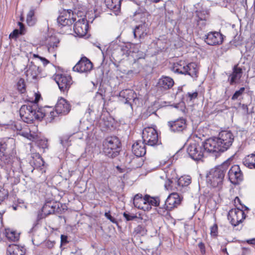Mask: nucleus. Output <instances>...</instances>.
I'll return each instance as SVG.
<instances>
[{
  "instance_id": "bf43d9fd",
  "label": "nucleus",
  "mask_w": 255,
  "mask_h": 255,
  "mask_svg": "<svg viewBox=\"0 0 255 255\" xmlns=\"http://www.w3.org/2000/svg\"><path fill=\"white\" fill-rule=\"evenodd\" d=\"M68 242L67 241V236L62 235L61 236V245H64Z\"/></svg>"
},
{
  "instance_id": "f704fd0d",
  "label": "nucleus",
  "mask_w": 255,
  "mask_h": 255,
  "mask_svg": "<svg viewBox=\"0 0 255 255\" xmlns=\"http://www.w3.org/2000/svg\"><path fill=\"white\" fill-rule=\"evenodd\" d=\"M58 43L59 40L56 39L55 36L50 37L47 45L48 52L54 53L55 49L58 47Z\"/></svg>"
},
{
  "instance_id": "3c124183",
  "label": "nucleus",
  "mask_w": 255,
  "mask_h": 255,
  "mask_svg": "<svg viewBox=\"0 0 255 255\" xmlns=\"http://www.w3.org/2000/svg\"><path fill=\"white\" fill-rule=\"evenodd\" d=\"M251 252V250L249 248L243 247L242 248L241 255H250Z\"/></svg>"
},
{
  "instance_id": "39448f33",
  "label": "nucleus",
  "mask_w": 255,
  "mask_h": 255,
  "mask_svg": "<svg viewBox=\"0 0 255 255\" xmlns=\"http://www.w3.org/2000/svg\"><path fill=\"white\" fill-rule=\"evenodd\" d=\"M230 162L226 161L223 164L211 169L207 175V182L213 187H220L229 168Z\"/></svg>"
},
{
  "instance_id": "2eb2a0df",
  "label": "nucleus",
  "mask_w": 255,
  "mask_h": 255,
  "mask_svg": "<svg viewBox=\"0 0 255 255\" xmlns=\"http://www.w3.org/2000/svg\"><path fill=\"white\" fill-rule=\"evenodd\" d=\"M168 126L170 130L174 132L184 131L187 128V120L183 118H178L174 121L168 122Z\"/></svg>"
},
{
  "instance_id": "09e8293b",
  "label": "nucleus",
  "mask_w": 255,
  "mask_h": 255,
  "mask_svg": "<svg viewBox=\"0 0 255 255\" xmlns=\"http://www.w3.org/2000/svg\"><path fill=\"white\" fill-rule=\"evenodd\" d=\"M44 245L46 248L48 249H52L55 245V242L48 240L45 242Z\"/></svg>"
},
{
  "instance_id": "7ed1b4c3",
  "label": "nucleus",
  "mask_w": 255,
  "mask_h": 255,
  "mask_svg": "<svg viewBox=\"0 0 255 255\" xmlns=\"http://www.w3.org/2000/svg\"><path fill=\"white\" fill-rule=\"evenodd\" d=\"M0 166L7 171L9 178H18L22 172L21 162L17 158L12 160L9 154L0 155Z\"/></svg>"
},
{
  "instance_id": "de8ad7c7",
  "label": "nucleus",
  "mask_w": 255,
  "mask_h": 255,
  "mask_svg": "<svg viewBox=\"0 0 255 255\" xmlns=\"http://www.w3.org/2000/svg\"><path fill=\"white\" fill-rule=\"evenodd\" d=\"M124 217L125 218L127 221H132L133 220L137 218V216L136 215H134L133 214H131L129 213H126L125 212L123 214Z\"/></svg>"
},
{
  "instance_id": "c756f323",
  "label": "nucleus",
  "mask_w": 255,
  "mask_h": 255,
  "mask_svg": "<svg viewBox=\"0 0 255 255\" xmlns=\"http://www.w3.org/2000/svg\"><path fill=\"white\" fill-rule=\"evenodd\" d=\"M56 208V203L54 202H47L45 203L42 208V212L45 215L54 213Z\"/></svg>"
},
{
  "instance_id": "1a4fd4ad",
  "label": "nucleus",
  "mask_w": 255,
  "mask_h": 255,
  "mask_svg": "<svg viewBox=\"0 0 255 255\" xmlns=\"http://www.w3.org/2000/svg\"><path fill=\"white\" fill-rule=\"evenodd\" d=\"M142 141L147 145L153 146L158 143V134L156 130L151 127L144 128L142 134Z\"/></svg>"
},
{
  "instance_id": "423d86ee",
  "label": "nucleus",
  "mask_w": 255,
  "mask_h": 255,
  "mask_svg": "<svg viewBox=\"0 0 255 255\" xmlns=\"http://www.w3.org/2000/svg\"><path fill=\"white\" fill-rule=\"evenodd\" d=\"M103 151L109 157L117 156L120 150L121 142L117 136H109L103 141Z\"/></svg>"
},
{
  "instance_id": "f03ea898",
  "label": "nucleus",
  "mask_w": 255,
  "mask_h": 255,
  "mask_svg": "<svg viewBox=\"0 0 255 255\" xmlns=\"http://www.w3.org/2000/svg\"><path fill=\"white\" fill-rule=\"evenodd\" d=\"M36 103H28L21 106L19 110V114L22 120L26 123H30L35 120H46V115L44 112V107L39 108Z\"/></svg>"
},
{
  "instance_id": "f8f14e48",
  "label": "nucleus",
  "mask_w": 255,
  "mask_h": 255,
  "mask_svg": "<svg viewBox=\"0 0 255 255\" xmlns=\"http://www.w3.org/2000/svg\"><path fill=\"white\" fill-rule=\"evenodd\" d=\"M54 79L59 89L63 92L67 91L72 84L71 77L67 74H57Z\"/></svg>"
},
{
  "instance_id": "aec40b11",
  "label": "nucleus",
  "mask_w": 255,
  "mask_h": 255,
  "mask_svg": "<svg viewBox=\"0 0 255 255\" xmlns=\"http://www.w3.org/2000/svg\"><path fill=\"white\" fill-rule=\"evenodd\" d=\"M191 178L189 176L184 175L177 179L175 183H177L176 189L182 192H185L188 190V186L191 183Z\"/></svg>"
},
{
  "instance_id": "49530a36",
  "label": "nucleus",
  "mask_w": 255,
  "mask_h": 255,
  "mask_svg": "<svg viewBox=\"0 0 255 255\" xmlns=\"http://www.w3.org/2000/svg\"><path fill=\"white\" fill-rule=\"evenodd\" d=\"M210 234L212 236L216 237L218 234V226L216 224H214L210 228Z\"/></svg>"
},
{
  "instance_id": "680f3d73",
  "label": "nucleus",
  "mask_w": 255,
  "mask_h": 255,
  "mask_svg": "<svg viewBox=\"0 0 255 255\" xmlns=\"http://www.w3.org/2000/svg\"><path fill=\"white\" fill-rule=\"evenodd\" d=\"M37 57H38L41 60V61L42 62L44 66L46 65L47 64H48L49 63V61L48 60H47L46 59H45V58H43V57H40L38 56H37Z\"/></svg>"
},
{
  "instance_id": "4d7b16f0",
  "label": "nucleus",
  "mask_w": 255,
  "mask_h": 255,
  "mask_svg": "<svg viewBox=\"0 0 255 255\" xmlns=\"http://www.w3.org/2000/svg\"><path fill=\"white\" fill-rule=\"evenodd\" d=\"M18 34H19V30L18 29H15L12 33L10 34L9 37L11 38H16Z\"/></svg>"
},
{
  "instance_id": "2f4dec72",
  "label": "nucleus",
  "mask_w": 255,
  "mask_h": 255,
  "mask_svg": "<svg viewBox=\"0 0 255 255\" xmlns=\"http://www.w3.org/2000/svg\"><path fill=\"white\" fill-rule=\"evenodd\" d=\"M243 163L249 168L255 169V154H251L245 157Z\"/></svg>"
},
{
  "instance_id": "c9c22d12",
  "label": "nucleus",
  "mask_w": 255,
  "mask_h": 255,
  "mask_svg": "<svg viewBox=\"0 0 255 255\" xmlns=\"http://www.w3.org/2000/svg\"><path fill=\"white\" fill-rule=\"evenodd\" d=\"M146 201V204L147 207H150V209L151 206H158L159 205L160 200L158 197H152L149 195H146L145 196Z\"/></svg>"
},
{
  "instance_id": "f257e3e1",
  "label": "nucleus",
  "mask_w": 255,
  "mask_h": 255,
  "mask_svg": "<svg viewBox=\"0 0 255 255\" xmlns=\"http://www.w3.org/2000/svg\"><path fill=\"white\" fill-rule=\"evenodd\" d=\"M234 138L231 131H222L218 137L210 138L205 141L204 149L210 153L223 152L231 146Z\"/></svg>"
},
{
  "instance_id": "603ef678",
  "label": "nucleus",
  "mask_w": 255,
  "mask_h": 255,
  "mask_svg": "<svg viewBox=\"0 0 255 255\" xmlns=\"http://www.w3.org/2000/svg\"><path fill=\"white\" fill-rule=\"evenodd\" d=\"M61 144L64 146L66 147L69 145V140L67 137H64L62 138L61 140Z\"/></svg>"
},
{
  "instance_id": "5fc2aeb1",
  "label": "nucleus",
  "mask_w": 255,
  "mask_h": 255,
  "mask_svg": "<svg viewBox=\"0 0 255 255\" xmlns=\"http://www.w3.org/2000/svg\"><path fill=\"white\" fill-rule=\"evenodd\" d=\"M6 148V144L4 142H0V155L4 153Z\"/></svg>"
},
{
  "instance_id": "58836bf2",
  "label": "nucleus",
  "mask_w": 255,
  "mask_h": 255,
  "mask_svg": "<svg viewBox=\"0 0 255 255\" xmlns=\"http://www.w3.org/2000/svg\"><path fill=\"white\" fill-rule=\"evenodd\" d=\"M36 21L34 16V11L33 9H30L27 14L26 22L29 26H33Z\"/></svg>"
},
{
  "instance_id": "7c9ffc66",
  "label": "nucleus",
  "mask_w": 255,
  "mask_h": 255,
  "mask_svg": "<svg viewBox=\"0 0 255 255\" xmlns=\"http://www.w3.org/2000/svg\"><path fill=\"white\" fill-rule=\"evenodd\" d=\"M186 70L187 71V74L193 78L198 77V69L197 65L195 63H190L187 65Z\"/></svg>"
},
{
  "instance_id": "338daca9",
  "label": "nucleus",
  "mask_w": 255,
  "mask_h": 255,
  "mask_svg": "<svg viewBox=\"0 0 255 255\" xmlns=\"http://www.w3.org/2000/svg\"><path fill=\"white\" fill-rule=\"evenodd\" d=\"M88 113L90 114L92 112H94V110L93 109V106L92 105H90L89 106V108L88 110Z\"/></svg>"
},
{
  "instance_id": "72a5a7b5",
  "label": "nucleus",
  "mask_w": 255,
  "mask_h": 255,
  "mask_svg": "<svg viewBox=\"0 0 255 255\" xmlns=\"http://www.w3.org/2000/svg\"><path fill=\"white\" fill-rule=\"evenodd\" d=\"M105 3L109 9L117 11L121 8V0H105Z\"/></svg>"
},
{
  "instance_id": "dca6fc26",
  "label": "nucleus",
  "mask_w": 255,
  "mask_h": 255,
  "mask_svg": "<svg viewBox=\"0 0 255 255\" xmlns=\"http://www.w3.org/2000/svg\"><path fill=\"white\" fill-rule=\"evenodd\" d=\"M93 68V64L91 61L86 57L81 58L80 60L73 67L74 71L79 73H87Z\"/></svg>"
},
{
  "instance_id": "69168bd1",
  "label": "nucleus",
  "mask_w": 255,
  "mask_h": 255,
  "mask_svg": "<svg viewBox=\"0 0 255 255\" xmlns=\"http://www.w3.org/2000/svg\"><path fill=\"white\" fill-rule=\"evenodd\" d=\"M242 109L244 110L245 112L248 114V108L247 105L243 104L242 105Z\"/></svg>"
},
{
  "instance_id": "8fccbe9b",
  "label": "nucleus",
  "mask_w": 255,
  "mask_h": 255,
  "mask_svg": "<svg viewBox=\"0 0 255 255\" xmlns=\"http://www.w3.org/2000/svg\"><path fill=\"white\" fill-rule=\"evenodd\" d=\"M105 216L107 219H108L111 222L113 223H117L116 220L111 215L110 212H106L105 213Z\"/></svg>"
},
{
  "instance_id": "13d9d810",
  "label": "nucleus",
  "mask_w": 255,
  "mask_h": 255,
  "mask_svg": "<svg viewBox=\"0 0 255 255\" xmlns=\"http://www.w3.org/2000/svg\"><path fill=\"white\" fill-rule=\"evenodd\" d=\"M18 25L19 26V32L20 34H23L24 31V25L20 22H18Z\"/></svg>"
},
{
  "instance_id": "6ab92c4d",
  "label": "nucleus",
  "mask_w": 255,
  "mask_h": 255,
  "mask_svg": "<svg viewBox=\"0 0 255 255\" xmlns=\"http://www.w3.org/2000/svg\"><path fill=\"white\" fill-rule=\"evenodd\" d=\"M120 101L124 104L131 105L130 101H134L136 99V95L135 92L130 89H125L119 93Z\"/></svg>"
},
{
  "instance_id": "6e6d98bb",
  "label": "nucleus",
  "mask_w": 255,
  "mask_h": 255,
  "mask_svg": "<svg viewBox=\"0 0 255 255\" xmlns=\"http://www.w3.org/2000/svg\"><path fill=\"white\" fill-rule=\"evenodd\" d=\"M188 97L190 98V100L191 101L193 99H196L198 96L197 92H193V93H188L187 94Z\"/></svg>"
},
{
  "instance_id": "4be33fe9",
  "label": "nucleus",
  "mask_w": 255,
  "mask_h": 255,
  "mask_svg": "<svg viewBox=\"0 0 255 255\" xmlns=\"http://www.w3.org/2000/svg\"><path fill=\"white\" fill-rule=\"evenodd\" d=\"M243 73L242 69L238 65H235L233 69L232 73L229 75L228 78V81L230 85L239 83Z\"/></svg>"
},
{
  "instance_id": "e2e57ef3",
  "label": "nucleus",
  "mask_w": 255,
  "mask_h": 255,
  "mask_svg": "<svg viewBox=\"0 0 255 255\" xmlns=\"http://www.w3.org/2000/svg\"><path fill=\"white\" fill-rule=\"evenodd\" d=\"M173 183H169L168 182V181L167 182H166L164 185V186H165V188L167 189V190H171L172 189V184Z\"/></svg>"
},
{
  "instance_id": "4468645a",
  "label": "nucleus",
  "mask_w": 255,
  "mask_h": 255,
  "mask_svg": "<svg viewBox=\"0 0 255 255\" xmlns=\"http://www.w3.org/2000/svg\"><path fill=\"white\" fill-rule=\"evenodd\" d=\"M77 16H76V17ZM78 19H76L74 26L73 30L75 34L79 36L83 37L85 36L88 29V23L87 19L85 17H78Z\"/></svg>"
},
{
  "instance_id": "052dcab7",
  "label": "nucleus",
  "mask_w": 255,
  "mask_h": 255,
  "mask_svg": "<svg viewBox=\"0 0 255 255\" xmlns=\"http://www.w3.org/2000/svg\"><path fill=\"white\" fill-rule=\"evenodd\" d=\"M41 96L39 94L35 93V99L33 102H30V103H36L37 105V103L38 102Z\"/></svg>"
},
{
  "instance_id": "0e129e2a",
  "label": "nucleus",
  "mask_w": 255,
  "mask_h": 255,
  "mask_svg": "<svg viewBox=\"0 0 255 255\" xmlns=\"http://www.w3.org/2000/svg\"><path fill=\"white\" fill-rule=\"evenodd\" d=\"M246 242L250 245H255V238L247 240Z\"/></svg>"
},
{
  "instance_id": "bb28decb",
  "label": "nucleus",
  "mask_w": 255,
  "mask_h": 255,
  "mask_svg": "<svg viewBox=\"0 0 255 255\" xmlns=\"http://www.w3.org/2000/svg\"><path fill=\"white\" fill-rule=\"evenodd\" d=\"M187 65V64L185 61H179L174 63L171 68V70L174 73L186 75L187 72V71L186 70Z\"/></svg>"
},
{
  "instance_id": "c85d7f7f",
  "label": "nucleus",
  "mask_w": 255,
  "mask_h": 255,
  "mask_svg": "<svg viewBox=\"0 0 255 255\" xmlns=\"http://www.w3.org/2000/svg\"><path fill=\"white\" fill-rule=\"evenodd\" d=\"M197 25L201 29L204 28L206 25V21L208 19V14L206 11H197Z\"/></svg>"
},
{
  "instance_id": "4c0bfd02",
  "label": "nucleus",
  "mask_w": 255,
  "mask_h": 255,
  "mask_svg": "<svg viewBox=\"0 0 255 255\" xmlns=\"http://www.w3.org/2000/svg\"><path fill=\"white\" fill-rule=\"evenodd\" d=\"M31 163L35 168H41L44 166V161L39 154H36L35 157H33V160Z\"/></svg>"
},
{
  "instance_id": "f3484780",
  "label": "nucleus",
  "mask_w": 255,
  "mask_h": 255,
  "mask_svg": "<svg viewBox=\"0 0 255 255\" xmlns=\"http://www.w3.org/2000/svg\"><path fill=\"white\" fill-rule=\"evenodd\" d=\"M205 37V42L210 45L221 44L223 40V35L216 31L209 32Z\"/></svg>"
},
{
  "instance_id": "a19ab883",
  "label": "nucleus",
  "mask_w": 255,
  "mask_h": 255,
  "mask_svg": "<svg viewBox=\"0 0 255 255\" xmlns=\"http://www.w3.org/2000/svg\"><path fill=\"white\" fill-rule=\"evenodd\" d=\"M146 230L144 227L141 225L137 226L134 230V233L136 234H138L143 236L146 234Z\"/></svg>"
},
{
  "instance_id": "774afa93",
  "label": "nucleus",
  "mask_w": 255,
  "mask_h": 255,
  "mask_svg": "<svg viewBox=\"0 0 255 255\" xmlns=\"http://www.w3.org/2000/svg\"><path fill=\"white\" fill-rule=\"evenodd\" d=\"M97 94H98H98H99V95L101 96L102 98L103 99H104V98H105V96H104V95H103V94H102V93H99V92H97Z\"/></svg>"
},
{
  "instance_id": "a211bd4d",
  "label": "nucleus",
  "mask_w": 255,
  "mask_h": 255,
  "mask_svg": "<svg viewBox=\"0 0 255 255\" xmlns=\"http://www.w3.org/2000/svg\"><path fill=\"white\" fill-rule=\"evenodd\" d=\"M181 202V198L177 193H173L169 195L165 201L164 208L166 210H171L175 207L179 205Z\"/></svg>"
},
{
  "instance_id": "20e7f679",
  "label": "nucleus",
  "mask_w": 255,
  "mask_h": 255,
  "mask_svg": "<svg viewBox=\"0 0 255 255\" xmlns=\"http://www.w3.org/2000/svg\"><path fill=\"white\" fill-rule=\"evenodd\" d=\"M71 110L69 103L63 98L59 99L55 106V109L51 107H44V112L46 115V122H52L55 118L59 115H66Z\"/></svg>"
},
{
  "instance_id": "473e14b6",
  "label": "nucleus",
  "mask_w": 255,
  "mask_h": 255,
  "mask_svg": "<svg viewBox=\"0 0 255 255\" xmlns=\"http://www.w3.org/2000/svg\"><path fill=\"white\" fill-rule=\"evenodd\" d=\"M4 234L6 238L10 241L16 242L19 239V234L10 229H5Z\"/></svg>"
},
{
  "instance_id": "864d4df0",
  "label": "nucleus",
  "mask_w": 255,
  "mask_h": 255,
  "mask_svg": "<svg viewBox=\"0 0 255 255\" xmlns=\"http://www.w3.org/2000/svg\"><path fill=\"white\" fill-rule=\"evenodd\" d=\"M198 247L200 250L201 254L204 255L206 253L205 247L204 244L202 242H200L198 244Z\"/></svg>"
},
{
  "instance_id": "cd10ccee",
  "label": "nucleus",
  "mask_w": 255,
  "mask_h": 255,
  "mask_svg": "<svg viewBox=\"0 0 255 255\" xmlns=\"http://www.w3.org/2000/svg\"><path fill=\"white\" fill-rule=\"evenodd\" d=\"M8 255H24L25 249L15 244L9 245L7 248Z\"/></svg>"
},
{
  "instance_id": "ea45409f",
  "label": "nucleus",
  "mask_w": 255,
  "mask_h": 255,
  "mask_svg": "<svg viewBox=\"0 0 255 255\" xmlns=\"http://www.w3.org/2000/svg\"><path fill=\"white\" fill-rule=\"evenodd\" d=\"M245 90V88L244 87H242L239 90L236 91L232 96V100L234 101L238 100L239 98L243 95Z\"/></svg>"
},
{
  "instance_id": "9b49d317",
  "label": "nucleus",
  "mask_w": 255,
  "mask_h": 255,
  "mask_svg": "<svg viewBox=\"0 0 255 255\" xmlns=\"http://www.w3.org/2000/svg\"><path fill=\"white\" fill-rule=\"evenodd\" d=\"M246 217L245 212L242 209L234 208L229 211L228 219L232 226L236 227L242 223Z\"/></svg>"
},
{
  "instance_id": "6e6552de",
  "label": "nucleus",
  "mask_w": 255,
  "mask_h": 255,
  "mask_svg": "<svg viewBox=\"0 0 255 255\" xmlns=\"http://www.w3.org/2000/svg\"><path fill=\"white\" fill-rule=\"evenodd\" d=\"M205 142L201 145L196 141L190 143L187 148V152L190 157L194 160L199 161L204 156Z\"/></svg>"
},
{
  "instance_id": "9d476101",
  "label": "nucleus",
  "mask_w": 255,
  "mask_h": 255,
  "mask_svg": "<svg viewBox=\"0 0 255 255\" xmlns=\"http://www.w3.org/2000/svg\"><path fill=\"white\" fill-rule=\"evenodd\" d=\"M25 70V74L28 80H38L43 76L41 69L33 62H29Z\"/></svg>"
},
{
  "instance_id": "37998d69",
  "label": "nucleus",
  "mask_w": 255,
  "mask_h": 255,
  "mask_svg": "<svg viewBox=\"0 0 255 255\" xmlns=\"http://www.w3.org/2000/svg\"><path fill=\"white\" fill-rule=\"evenodd\" d=\"M37 145L42 149H45L48 147L47 140L45 139H41L37 141Z\"/></svg>"
},
{
  "instance_id": "412c9836",
  "label": "nucleus",
  "mask_w": 255,
  "mask_h": 255,
  "mask_svg": "<svg viewBox=\"0 0 255 255\" xmlns=\"http://www.w3.org/2000/svg\"><path fill=\"white\" fill-rule=\"evenodd\" d=\"M36 129V128L33 126H31L30 128L28 127L27 126H24L23 128L20 129H18V132L17 133L21 135L30 140H34L36 139V137L37 136V134L34 131H32V130L33 129Z\"/></svg>"
},
{
  "instance_id": "393cba45",
  "label": "nucleus",
  "mask_w": 255,
  "mask_h": 255,
  "mask_svg": "<svg viewBox=\"0 0 255 255\" xmlns=\"http://www.w3.org/2000/svg\"><path fill=\"white\" fill-rule=\"evenodd\" d=\"M145 197H142L141 194L135 195L133 198V204L135 207L143 210H149L150 207H147L145 202Z\"/></svg>"
},
{
  "instance_id": "79ce46f5",
  "label": "nucleus",
  "mask_w": 255,
  "mask_h": 255,
  "mask_svg": "<svg viewBox=\"0 0 255 255\" xmlns=\"http://www.w3.org/2000/svg\"><path fill=\"white\" fill-rule=\"evenodd\" d=\"M99 126L102 128H108L110 124L108 121H106L104 117L101 118L99 120Z\"/></svg>"
},
{
  "instance_id": "a18cd8bd",
  "label": "nucleus",
  "mask_w": 255,
  "mask_h": 255,
  "mask_svg": "<svg viewBox=\"0 0 255 255\" xmlns=\"http://www.w3.org/2000/svg\"><path fill=\"white\" fill-rule=\"evenodd\" d=\"M17 89L21 93H23L25 91L24 81L23 79H20L17 83Z\"/></svg>"
},
{
  "instance_id": "0eeeda50",
  "label": "nucleus",
  "mask_w": 255,
  "mask_h": 255,
  "mask_svg": "<svg viewBox=\"0 0 255 255\" xmlns=\"http://www.w3.org/2000/svg\"><path fill=\"white\" fill-rule=\"evenodd\" d=\"M76 20V14H74L71 9H62L60 11V15L57 18L59 26L61 28L65 27L67 30L69 28L73 22Z\"/></svg>"
},
{
  "instance_id": "b1692460",
  "label": "nucleus",
  "mask_w": 255,
  "mask_h": 255,
  "mask_svg": "<svg viewBox=\"0 0 255 255\" xmlns=\"http://www.w3.org/2000/svg\"><path fill=\"white\" fill-rule=\"evenodd\" d=\"M148 32L147 24L145 23L136 26L133 30L134 38L141 39L146 36Z\"/></svg>"
},
{
  "instance_id": "ddd939ff",
  "label": "nucleus",
  "mask_w": 255,
  "mask_h": 255,
  "mask_svg": "<svg viewBox=\"0 0 255 255\" xmlns=\"http://www.w3.org/2000/svg\"><path fill=\"white\" fill-rule=\"evenodd\" d=\"M229 180L234 185L239 184L243 180V174L238 165H233L228 172Z\"/></svg>"
},
{
  "instance_id": "c03bdc74",
  "label": "nucleus",
  "mask_w": 255,
  "mask_h": 255,
  "mask_svg": "<svg viewBox=\"0 0 255 255\" xmlns=\"http://www.w3.org/2000/svg\"><path fill=\"white\" fill-rule=\"evenodd\" d=\"M8 196V192L4 190H0V204L4 201Z\"/></svg>"
},
{
  "instance_id": "e433bc0d",
  "label": "nucleus",
  "mask_w": 255,
  "mask_h": 255,
  "mask_svg": "<svg viewBox=\"0 0 255 255\" xmlns=\"http://www.w3.org/2000/svg\"><path fill=\"white\" fill-rule=\"evenodd\" d=\"M169 183L176 182L177 179V174L174 168H170L165 172Z\"/></svg>"
},
{
  "instance_id": "a878e982",
  "label": "nucleus",
  "mask_w": 255,
  "mask_h": 255,
  "mask_svg": "<svg viewBox=\"0 0 255 255\" xmlns=\"http://www.w3.org/2000/svg\"><path fill=\"white\" fill-rule=\"evenodd\" d=\"M174 84V82L172 78L168 76H162L158 82V86L162 90H166L171 88Z\"/></svg>"
},
{
  "instance_id": "5701e85b",
  "label": "nucleus",
  "mask_w": 255,
  "mask_h": 255,
  "mask_svg": "<svg viewBox=\"0 0 255 255\" xmlns=\"http://www.w3.org/2000/svg\"><path fill=\"white\" fill-rule=\"evenodd\" d=\"M146 144L143 141L137 140L132 146L133 153L137 157H141L146 153Z\"/></svg>"
}]
</instances>
